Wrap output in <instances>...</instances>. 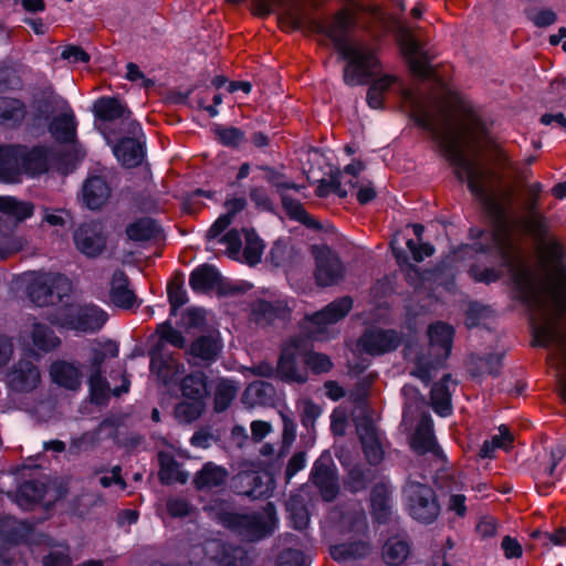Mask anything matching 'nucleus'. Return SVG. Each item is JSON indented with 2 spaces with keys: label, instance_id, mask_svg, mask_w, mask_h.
<instances>
[{
  "label": "nucleus",
  "instance_id": "obj_1",
  "mask_svg": "<svg viewBox=\"0 0 566 566\" xmlns=\"http://www.w3.org/2000/svg\"><path fill=\"white\" fill-rule=\"evenodd\" d=\"M355 24V18L347 9H340L332 17L314 18L310 21L311 29L327 38L333 43L338 57L346 62L343 80L347 86L369 84L385 95L398 78L391 74H384L376 78L381 70L377 50L350 38Z\"/></svg>",
  "mask_w": 566,
  "mask_h": 566
},
{
  "label": "nucleus",
  "instance_id": "obj_2",
  "mask_svg": "<svg viewBox=\"0 0 566 566\" xmlns=\"http://www.w3.org/2000/svg\"><path fill=\"white\" fill-rule=\"evenodd\" d=\"M411 119L417 127L430 135L440 154L454 168L453 172L457 180L461 184L465 182L473 197H478L492 206L485 191L482 172L464 153L462 138L459 135H452L449 129H441L432 115L426 111L412 113ZM493 207L499 209L495 205Z\"/></svg>",
  "mask_w": 566,
  "mask_h": 566
},
{
  "label": "nucleus",
  "instance_id": "obj_3",
  "mask_svg": "<svg viewBox=\"0 0 566 566\" xmlns=\"http://www.w3.org/2000/svg\"><path fill=\"white\" fill-rule=\"evenodd\" d=\"M526 231L541 245L542 286L553 298L566 303V241L549 234L547 218L535 213L526 221Z\"/></svg>",
  "mask_w": 566,
  "mask_h": 566
},
{
  "label": "nucleus",
  "instance_id": "obj_4",
  "mask_svg": "<svg viewBox=\"0 0 566 566\" xmlns=\"http://www.w3.org/2000/svg\"><path fill=\"white\" fill-rule=\"evenodd\" d=\"M52 150L48 146H0V182L18 184L22 175L40 176L50 168Z\"/></svg>",
  "mask_w": 566,
  "mask_h": 566
},
{
  "label": "nucleus",
  "instance_id": "obj_5",
  "mask_svg": "<svg viewBox=\"0 0 566 566\" xmlns=\"http://www.w3.org/2000/svg\"><path fill=\"white\" fill-rule=\"evenodd\" d=\"M485 191L491 203L497 206L499 209H495L489 202L478 197L474 198L483 205L488 214L494 221L496 229L490 231L486 242H482L481 240L473 241L470 248L478 254H495L500 261L501 268L512 269L516 261L517 247L511 237L506 210L493 198L486 187Z\"/></svg>",
  "mask_w": 566,
  "mask_h": 566
},
{
  "label": "nucleus",
  "instance_id": "obj_6",
  "mask_svg": "<svg viewBox=\"0 0 566 566\" xmlns=\"http://www.w3.org/2000/svg\"><path fill=\"white\" fill-rule=\"evenodd\" d=\"M72 291L73 282L65 274L39 271L28 275V296L39 307L56 305Z\"/></svg>",
  "mask_w": 566,
  "mask_h": 566
},
{
  "label": "nucleus",
  "instance_id": "obj_7",
  "mask_svg": "<svg viewBox=\"0 0 566 566\" xmlns=\"http://www.w3.org/2000/svg\"><path fill=\"white\" fill-rule=\"evenodd\" d=\"M52 325L78 333H96L107 322V313L94 304H66L48 317Z\"/></svg>",
  "mask_w": 566,
  "mask_h": 566
},
{
  "label": "nucleus",
  "instance_id": "obj_8",
  "mask_svg": "<svg viewBox=\"0 0 566 566\" xmlns=\"http://www.w3.org/2000/svg\"><path fill=\"white\" fill-rule=\"evenodd\" d=\"M402 497L409 516L422 525L433 524L441 513L437 492L427 483L408 480Z\"/></svg>",
  "mask_w": 566,
  "mask_h": 566
},
{
  "label": "nucleus",
  "instance_id": "obj_9",
  "mask_svg": "<svg viewBox=\"0 0 566 566\" xmlns=\"http://www.w3.org/2000/svg\"><path fill=\"white\" fill-rule=\"evenodd\" d=\"M295 155L306 180L310 184H318L315 189V195L318 198H327L331 193H335L342 186L340 170L337 168H329V180H326L323 176L316 174L315 167L321 170L322 165L325 164V157L321 149L311 146H303L295 151Z\"/></svg>",
  "mask_w": 566,
  "mask_h": 566
},
{
  "label": "nucleus",
  "instance_id": "obj_10",
  "mask_svg": "<svg viewBox=\"0 0 566 566\" xmlns=\"http://www.w3.org/2000/svg\"><path fill=\"white\" fill-rule=\"evenodd\" d=\"M272 510L269 503L265 512L260 514L226 513L222 523L247 541H259L271 534L274 528Z\"/></svg>",
  "mask_w": 566,
  "mask_h": 566
},
{
  "label": "nucleus",
  "instance_id": "obj_11",
  "mask_svg": "<svg viewBox=\"0 0 566 566\" xmlns=\"http://www.w3.org/2000/svg\"><path fill=\"white\" fill-rule=\"evenodd\" d=\"M315 260L314 277L322 287L338 284L345 276V265L336 251L328 245H314Z\"/></svg>",
  "mask_w": 566,
  "mask_h": 566
},
{
  "label": "nucleus",
  "instance_id": "obj_12",
  "mask_svg": "<svg viewBox=\"0 0 566 566\" xmlns=\"http://www.w3.org/2000/svg\"><path fill=\"white\" fill-rule=\"evenodd\" d=\"M310 480L325 502H333L339 494L338 474L331 453L325 450L315 460Z\"/></svg>",
  "mask_w": 566,
  "mask_h": 566
},
{
  "label": "nucleus",
  "instance_id": "obj_13",
  "mask_svg": "<svg viewBox=\"0 0 566 566\" xmlns=\"http://www.w3.org/2000/svg\"><path fill=\"white\" fill-rule=\"evenodd\" d=\"M402 343V334L394 328H367L358 339V346L370 356L395 352Z\"/></svg>",
  "mask_w": 566,
  "mask_h": 566
},
{
  "label": "nucleus",
  "instance_id": "obj_14",
  "mask_svg": "<svg viewBox=\"0 0 566 566\" xmlns=\"http://www.w3.org/2000/svg\"><path fill=\"white\" fill-rule=\"evenodd\" d=\"M411 450L418 455L432 454L434 458L442 461L447 460V457L439 446L433 429V420L431 416L423 412L420 420L415 429V432L410 440Z\"/></svg>",
  "mask_w": 566,
  "mask_h": 566
},
{
  "label": "nucleus",
  "instance_id": "obj_15",
  "mask_svg": "<svg viewBox=\"0 0 566 566\" xmlns=\"http://www.w3.org/2000/svg\"><path fill=\"white\" fill-rule=\"evenodd\" d=\"M94 113L103 122L122 120L126 125V132L133 136L137 135L142 128L140 125L132 118L129 108L115 97H102L94 104Z\"/></svg>",
  "mask_w": 566,
  "mask_h": 566
},
{
  "label": "nucleus",
  "instance_id": "obj_16",
  "mask_svg": "<svg viewBox=\"0 0 566 566\" xmlns=\"http://www.w3.org/2000/svg\"><path fill=\"white\" fill-rule=\"evenodd\" d=\"M76 249L87 258L98 256L106 248L102 226L95 222L81 224L73 234Z\"/></svg>",
  "mask_w": 566,
  "mask_h": 566
},
{
  "label": "nucleus",
  "instance_id": "obj_17",
  "mask_svg": "<svg viewBox=\"0 0 566 566\" xmlns=\"http://www.w3.org/2000/svg\"><path fill=\"white\" fill-rule=\"evenodd\" d=\"M150 371L164 384L169 385L175 382L176 379L184 370V365L171 354L161 352V346H154L149 350Z\"/></svg>",
  "mask_w": 566,
  "mask_h": 566
},
{
  "label": "nucleus",
  "instance_id": "obj_18",
  "mask_svg": "<svg viewBox=\"0 0 566 566\" xmlns=\"http://www.w3.org/2000/svg\"><path fill=\"white\" fill-rule=\"evenodd\" d=\"M370 516L375 524L387 525L392 515V491L384 483H376L369 495Z\"/></svg>",
  "mask_w": 566,
  "mask_h": 566
},
{
  "label": "nucleus",
  "instance_id": "obj_19",
  "mask_svg": "<svg viewBox=\"0 0 566 566\" xmlns=\"http://www.w3.org/2000/svg\"><path fill=\"white\" fill-rule=\"evenodd\" d=\"M222 346V340L218 334L201 335L192 340L187 349V355L190 357L188 361L209 365L218 358Z\"/></svg>",
  "mask_w": 566,
  "mask_h": 566
},
{
  "label": "nucleus",
  "instance_id": "obj_20",
  "mask_svg": "<svg viewBox=\"0 0 566 566\" xmlns=\"http://www.w3.org/2000/svg\"><path fill=\"white\" fill-rule=\"evenodd\" d=\"M41 381L39 368L31 361L21 360L8 375L9 387L19 392H30Z\"/></svg>",
  "mask_w": 566,
  "mask_h": 566
},
{
  "label": "nucleus",
  "instance_id": "obj_21",
  "mask_svg": "<svg viewBox=\"0 0 566 566\" xmlns=\"http://www.w3.org/2000/svg\"><path fill=\"white\" fill-rule=\"evenodd\" d=\"M17 222H12L9 217H0V259L4 260L9 256L23 251L29 245V240L24 234L14 232Z\"/></svg>",
  "mask_w": 566,
  "mask_h": 566
},
{
  "label": "nucleus",
  "instance_id": "obj_22",
  "mask_svg": "<svg viewBox=\"0 0 566 566\" xmlns=\"http://www.w3.org/2000/svg\"><path fill=\"white\" fill-rule=\"evenodd\" d=\"M53 382L67 390L76 391L82 385L81 365L67 360H55L50 366Z\"/></svg>",
  "mask_w": 566,
  "mask_h": 566
},
{
  "label": "nucleus",
  "instance_id": "obj_23",
  "mask_svg": "<svg viewBox=\"0 0 566 566\" xmlns=\"http://www.w3.org/2000/svg\"><path fill=\"white\" fill-rule=\"evenodd\" d=\"M358 432L363 452L367 462L374 467L380 464L384 460L385 451L373 421L366 420L358 428Z\"/></svg>",
  "mask_w": 566,
  "mask_h": 566
},
{
  "label": "nucleus",
  "instance_id": "obj_24",
  "mask_svg": "<svg viewBox=\"0 0 566 566\" xmlns=\"http://www.w3.org/2000/svg\"><path fill=\"white\" fill-rule=\"evenodd\" d=\"M370 553L371 544L364 539L346 541L329 548L332 558L339 564L365 559Z\"/></svg>",
  "mask_w": 566,
  "mask_h": 566
},
{
  "label": "nucleus",
  "instance_id": "obj_25",
  "mask_svg": "<svg viewBox=\"0 0 566 566\" xmlns=\"http://www.w3.org/2000/svg\"><path fill=\"white\" fill-rule=\"evenodd\" d=\"M353 308V298L348 295L338 297L328 303L321 311L315 312L310 321L317 326L335 324L343 319Z\"/></svg>",
  "mask_w": 566,
  "mask_h": 566
},
{
  "label": "nucleus",
  "instance_id": "obj_26",
  "mask_svg": "<svg viewBox=\"0 0 566 566\" xmlns=\"http://www.w3.org/2000/svg\"><path fill=\"white\" fill-rule=\"evenodd\" d=\"M109 298L115 306L125 310L134 307L137 302L136 294L129 289V280L122 270L115 271L112 276Z\"/></svg>",
  "mask_w": 566,
  "mask_h": 566
},
{
  "label": "nucleus",
  "instance_id": "obj_27",
  "mask_svg": "<svg viewBox=\"0 0 566 566\" xmlns=\"http://www.w3.org/2000/svg\"><path fill=\"white\" fill-rule=\"evenodd\" d=\"M82 195L85 206L91 210H97L108 201L111 188L104 178L93 176L84 182Z\"/></svg>",
  "mask_w": 566,
  "mask_h": 566
},
{
  "label": "nucleus",
  "instance_id": "obj_28",
  "mask_svg": "<svg viewBox=\"0 0 566 566\" xmlns=\"http://www.w3.org/2000/svg\"><path fill=\"white\" fill-rule=\"evenodd\" d=\"M179 390L182 398L206 402L208 390V376L200 370L184 376L179 381Z\"/></svg>",
  "mask_w": 566,
  "mask_h": 566
},
{
  "label": "nucleus",
  "instance_id": "obj_29",
  "mask_svg": "<svg viewBox=\"0 0 566 566\" xmlns=\"http://www.w3.org/2000/svg\"><path fill=\"white\" fill-rule=\"evenodd\" d=\"M119 348L116 342L111 339L90 342L87 367L90 371H103L102 366L107 359L116 358Z\"/></svg>",
  "mask_w": 566,
  "mask_h": 566
},
{
  "label": "nucleus",
  "instance_id": "obj_30",
  "mask_svg": "<svg viewBox=\"0 0 566 566\" xmlns=\"http://www.w3.org/2000/svg\"><path fill=\"white\" fill-rule=\"evenodd\" d=\"M113 150L122 165L128 168L137 167L144 159L143 145L134 137L122 138Z\"/></svg>",
  "mask_w": 566,
  "mask_h": 566
},
{
  "label": "nucleus",
  "instance_id": "obj_31",
  "mask_svg": "<svg viewBox=\"0 0 566 566\" xmlns=\"http://www.w3.org/2000/svg\"><path fill=\"white\" fill-rule=\"evenodd\" d=\"M220 283V274L213 265L202 264L190 274L189 285L195 292L207 293L216 289Z\"/></svg>",
  "mask_w": 566,
  "mask_h": 566
},
{
  "label": "nucleus",
  "instance_id": "obj_32",
  "mask_svg": "<svg viewBox=\"0 0 566 566\" xmlns=\"http://www.w3.org/2000/svg\"><path fill=\"white\" fill-rule=\"evenodd\" d=\"M411 553L410 544L406 539L390 536L381 548L382 562L388 566H401Z\"/></svg>",
  "mask_w": 566,
  "mask_h": 566
},
{
  "label": "nucleus",
  "instance_id": "obj_33",
  "mask_svg": "<svg viewBox=\"0 0 566 566\" xmlns=\"http://www.w3.org/2000/svg\"><path fill=\"white\" fill-rule=\"evenodd\" d=\"M227 479L228 471L224 468L208 462L197 472L193 484L197 490H211L223 485Z\"/></svg>",
  "mask_w": 566,
  "mask_h": 566
},
{
  "label": "nucleus",
  "instance_id": "obj_34",
  "mask_svg": "<svg viewBox=\"0 0 566 566\" xmlns=\"http://www.w3.org/2000/svg\"><path fill=\"white\" fill-rule=\"evenodd\" d=\"M49 132L56 142L73 143L76 138V120L72 111L55 116Z\"/></svg>",
  "mask_w": 566,
  "mask_h": 566
},
{
  "label": "nucleus",
  "instance_id": "obj_35",
  "mask_svg": "<svg viewBox=\"0 0 566 566\" xmlns=\"http://www.w3.org/2000/svg\"><path fill=\"white\" fill-rule=\"evenodd\" d=\"M451 380V375L444 374L430 392L433 410L440 417H448L452 413L451 392L449 390Z\"/></svg>",
  "mask_w": 566,
  "mask_h": 566
},
{
  "label": "nucleus",
  "instance_id": "obj_36",
  "mask_svg": "<svg viewBox=\"0 0 566 566\" xmlns=\"http://www.w3.org/2000/svg\"><path fill=\"white\" fill-rule=\"evenodd\" d=\"M285 216L292 220L295 221L306 229L314 231V232H321L323 230L322 223L316 220L313 216H311L304 205L297 200H294L292 198H289L285 196Z\"/></svg>",
  "mask_w": 566,
  "mask_h": 566
},
{
  "label": "nucleus",
  "instance_id": "obj_37",
  "mask_svg": "<svg viewBox=\"0 0 566 566\" xmlns=\"http://www.w3.org/2000/svg\"><path fill=\"white\" fill-rule=\"evenodd\" d=\"M45 485L38 481H25L15 494L17 504L23 510H30L34 504L41 502L45 495Z\"/></svg>",
  "mask_w": 566,
  "mask_h": 566
},
{
  "label": "nucleus",
  "instance_id": "obj_38",
  "mask_svg": "<svg viewBox=\"0 0 566 566\" xmlns=\"http://www.w3.org/2000/svg\"><path fill=\"white\" fill-rule=\"evenodd\" d=\"M428 336L431 346H438L447 356L450 355L454 337V328L450 324L444 322L431 324L428 328Z\"/></svg>",
  "mask_w": 566,
  "mask_h": 566
},
{
  "label": "nucleus",
  "instance_id": "obj_39",
  "mask_svg": "<svg viewBox=\"0 0 566 566\" xmlns=\"http://www.w3.org/2000/svg\"><path fill=\"white\" fill-rule=\"evenodd\" d=\"M31 339L34 347L44 353L52 352L61 345V339L55 335L54 331L42 323L33 324Z\"/></svg>",
  "mask_w": 566,
  "mask_h": 566
},
{
  "label": "nucleus",
  "instance_id": "obj_40",
  "mask_svg": "<svg viewBox=\"0 0 566 566\" xmlns=\"http://www.w3.org/2000/svg\"><path fill=\"white\" fill-rule=\"evenodd\" d=\"M25 116L27 107L21 99L0 97V124L18 125Z\"/></svg>",
  "mask_w": 566,
  "mask_h": 566
},
{
  "label": "nucleus",
  "instance_id": "obj_41",
  "mask_svg": "<svg viewBox=\"0 0 566 566\" xmlns=\"http://www.w3.org/2000/svg\"><path fill=\"white\" fill-rule=\"evenodd\" d=\"M238 392L234 381L221 378L213 390V410L218 413L226 411L231 406Z\"/></svg>",
  "mask_w": 566,
  "mask_h": 566
},
{
  "label": "nucleus",
  "instance_id": "obj_42",
  "mask_svg": "<svg viewBox=\"0 0 566 566\" xmlns=\"http://www.w3.org/2000/svg\"><path fill=\"white\" fill-rule=\"evenodd\" d=\"M34 205L30 201H22L15 197L3 196L1 212L14 218L12 222L17 226L31 218L34 213Z\"/></svg>",
  "mask_w": 566,
  "mask_h": 566
},
{
  "label": "nucleus",
  "instance_id": "obj_43",
  "mask_svg": "<svg viewBox=\"0 0 566 566\" xmlns=\"http://www.w3.org/2000/svg\"><path fill=\"white\" fill-rule=\"evenodd\" d=\"M206 409V402L193 399H185L176 403L174 416L179 423L189 424L201 417Z\"/></svg>",
  "mask_w": 566,
  "mask_h": 566
},
{
  "label": "nucleus",
  "instance_id": "obj_44",
  "mask_svg": "<svg viewBox=\"0 0 566 566\" xmlns=\"http://www.w3.org/2000/svg\"><path fill=\"white\" fill-rule=\"evenodd\" d=\"M159 228L149 218L138 219L126 228L127 237L133 241H149L158 237Z\"/></svg>",
  "mask_w": 566,
  "mask_h": 566
},
{
  "label": "nucleus",
  "instance_id": "obj_45",
  "mask_svg": "<svg viewBox=\"0 0 566 566\" xmlns=\"http://www.w3.org/2000/svg\"><path fill=\"white\" fill-rule=\"evenodd\" d=\"M471 124L472 129L467 132L465 135L461 133H453L452 135H459L462 138L463 150L465 151V146L471 145L473 147H478L480 143L489 137L490 129L486 123L476 115H471Z\"/></svg>",
  "mask_w": 566,
  "mask_h": 566
},
{
  "label": "nucleus",
  "instance_id": "obj_46",
  "mask_svg": "<svg viewBox=\"0 0 566 566\" xmlns=\"http://www.w3.org/2000/svg\"><path fill=\"white\" fill-rule=\"evenodd\" d=\"M301 358L306 369H310L314 375L329 373L334 367L328 355L312 349L302 353Z\"/></svg>",
  "mask_w": 566,
  "mask_h": 566
},
{
  "label": "nucleus",
  "instance_id": "obj_47",
  "mask_svg": "<svg viewBox=\"0 0 566 566\" xmlns=\"http://www.w3.org/2000/svg\"><path fill=\"white\" fill-rule=\"evenodd\" d=\"M410 51L413 55H420V57L412 56L409 59L410 71L419 78H431L433 76V70L427 53L421 52V48L417 42L411 43Z\"/></svg>",
  "mask_w": 566,
  "mask_h": 566
},
{
  "label": "nucleus",
  "instance_id": "obj_48",
  "mask_svg": "<svg viewBox=\"0 0 566 566\" xmlns=\"http://www.w3.org/2000/svg\"><path fill=\"white\" fill-rule=\"evenodd\" d=\"M156 333L159 339L155 346H161V352H164L165 344H170L176 348L185 347L186 340L182 333L174 328L169 322L159 324Z\"/></svg>",
  "mask_w": 566,
  "mask_h": 566
},
{
  "label": "nucleus",
  "instance_id": "obj_49",
  "mask_svg": "<svg viewBox=\"0 0 566 566\" xmlns=\"http://www.w3.org/2000/svg\"><path fill=\"white\" fill-rule=\"evenodd\" d=\"M298 543L302 548L285 547V566H310L312 559L305 554L303 548L311 545V538L307 535L298 537Z\"/></svg>",
  "mask_w": 566,
  "mask_h": 566
},
{
  "label": "nucleus",
  "instance_id": "obj_50",
  "mask_svg": "<svg viewBox=\"0 0 566 566\" xmlns=\"http://www.w3.org/2000/svg\"><path fill=\"white\" fill-rule=\"evenodd\" d=\"M159 480L163 484L186 483L187 474L179 470V464L174 459L160 461V470L158 472Z\"/></svg>",
  "mask_w": 566,
  "mask_h": 566
},
{
  "label": "nucleus",
  "instance_id": "obj_51",
  "mask_svg": "<svg viewBox=\"0 0 566 566\" xmlns=\"http://www.w3.org/2000/svg\"><path fill=\"white\" fill-rule=\"evenodd\" d=\"M369 482V470H365L360 465H354L347 473L345 486L350 493L356 494L366 490Z\"/></svg>",
  "mask_w": 566,
  "mask_h": 566
},
{
  "label": "nucleus",
  "instance_id": "obj_52",
  "mask_svg": "<svg viewBox=\"0 0 566 566\" xmlns=\"http://www.w3.org/2000/svg\"><path fill=\"white\" fill-rule=\"evenodd\" d=\"M244 234L245 245L243 248V258L248 264L255 265L261 261L264 245L253 231L244 230Z\"/></svg>",
  "mask_w": 566,
  "mask_h": 566
},
{
  "label": "nucleus",
  "instance_id": "obj_53",
  "mask_svg": "<svg viewBox=\"0 0 566 566\" xmlns=\"http://www.w3.org/2000/svg\"><path fill=\"white\" fill-rule=\"evenodd\" d=\"M285 512L290 513V526L296 531H304L310 523V513L304 504L297 505L293 500L285 501Z\"/></svg>",
  "mask_w": 566,
  "mask_h": 566
},
{
  "label": "nucleus",
  "instance_id": "obj_54",
  "mask_svg": "<svg viewBox=\"0 0 566 566\" xmlns=\"http://www.w3.org/2000/svg\"><path fill=\"white\" fill-rule=\"evenodd\" d=\"M503 354L499 353H489L479 357V360L484 365L485 370L483 371L480 367H476L472 369V377L475 378L482 376L484 373L492 377H497L503 367Z\"/></svg>",
  "mask_w": 566,
  "mask_h": 566
},
{
  "label": "nucleus",
  "instance_id": "obj_55",
  "mask_svg": "<svg viewBox=\"0 0 566 566\" xmlns=\"http://www.w3.org/2000/svg\"><path fill=\"white\" fill-rule=\"evenodd\" d=\"M277 315V308L266 301L259 300L252 305L251 318L259 325L272 323Z\"/></svg>",
  "mask_w": 566,
  "mask_h": 566
},
{
  "label": "nucleus",
  "instance_id": "obj_56",
  "mask_svg": "<svg viewBox=\"0 0 566 566\" xmlns=\"http://www.w3.org/2000/svg\"><path fill=\"white\" fill-rule=\"evenodd\" d=\"M167 294L172 312H176L188 302L184 281L180 276H176L168 282Z\"/></svg>",
  "mask_w": 566,
  "mask_h": 566
},
{
  "label": "nucleus",
  "instance_id": "obj_57",
  "mask_svg": "<svg viewBox=\"0 0 566 566\" xmlns=\"http://www.w3.org/2000/svg\"><path fill=\"white\" fill-rule=\"evenodd\" d=\"M308 380L307 369H300L295 357L285 349V382L305 384Z\"/></svg>",
  "mask_w": 566,
  "mask_h": 566
},
{
  "label": "nucleus",
  "instance_id": "obj_58",
  "mask_svg": "<svg viewBox=\"0 0 566 566\" xmlns=\"http://www.w3.org/2000/svg\"><path fill=\"white\" fill-rule=\"evenodd\" d=\"M469 276L478 283L491 284L501 279V272L493 268H482L473 263L468 270Z\"/></svg>",
  "mask_w": 566,
  "mask_h": 566
},
{
  "label": "nucleus",
  "instance_id": "obj_59",
  "mask_svg": "<svg viewBox=\"0 0 566 566\" xmlns=\"http://www.w3.org/2000/svg\"><path fill=\"white\" fill-rule=\"evenodd\" d=\"M88 386L93 400L98 401L106 398L109 388L103 377V371H90Z\"/></svg>",
  "mask_w": 566,
  "mask_h": 566
},
{
  "label": "nucleus",
  "instance_id": "obj_60",
  "mask_svg": "<svg viewBox=\"0 0 566 566\" xmlns=\"http://www.w3.org/2000/svg\"><path fill=\"white\" fill-rule=\"evenodd\" d=\"M214 132L218 140L228 147L238 146L244 137L243 132L235 127H217Z\"/></svg>",
  "mask_w": 566,
  "mask_h": 566
},
{
  "label": "nucleus",
  "instance_id": "obj_61",
  "mask_svg": "<svg viewBox=\"0 0 566 566\" xmlns=\"http://www.w3.org/2000/svg\"><path fill=\"white\" fill-rule=\"evenodd\" d=\"M250 199L258 209L263 211H273L274 203L273 199L268 189L263 187H253L250 190Z\"/></svg>",
  "mask_w": 566,
  "mask_h": 566
},
{
  "label": "nucleus",
  "instance_id": "obj_62",
  "mask_svg": "<svg viewBox=\"0 0 566 566\" xmlns=\"http://www.w3.org/2000/svg\"><path fill=\"white\" fill-rule=\"evenodd\" d=\"M306 451H297L295 452L289 460L285 465V485L290 483V480L303 470L306 465Z\"/></svg>",
  "mask_w": 566,
  "mask_h": 566
},
{
  "label": "nucleus",
  "instance_id": "obj_63",
  "mask_svg": "<svg viewBox=\"0 0 566 566\" xmlns=\"http://www.w3.org/2000/svg\"><path fill=\"white\" fill-rule=\"evenodd\" d=\"M406 244L412 254V259L418 263L422 262L424 258L433 255L436 251L434 247L429 242L418 244L413 239H408Z\"/></svg>",
  "mask_w": 566,
  "mask_h": 566
},
{
  "label": "nucleus",
  "instance_id": "obj_64",
  "mask_svg": "<svg viewBox=\"0 0 566 566\" xmlns=\"http://www.w3.org/2000/svg\"><path fill=\"white\" fill-rule=\"evenodd\" d=\"M43 566H71V558L67 546H60V549L51 552L43 558Z\"/></svg>",
  "mask_w": 566,
  "mask_h": 566
}]
</instances>
